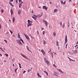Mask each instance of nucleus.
<instances>
[{
    "instance_id": "nucleus-1",
    "label": "nucleus",
    "mask_w": 78,
    "mask_h": 78,
    "mask_svg": "<svg viewBox=\"0 0 78 78\" xmlns=\"http://www.w3.org/2000/svg\"><path fill=\"white\" fill-rule=\"evenodd\" d=\"M43 14L42 13H41V15H38L36 16L35 15H34V16L35 17H41V16H42Z\"/></svg>"
},
{
    "instance_id": "nucleus-2",
    "label": "nucleus",
    "mask_w": 78,
    "mask_h": 78,
    "mask_svg": "<svg viewBox=\"0 0 78 78\" xmlns=\"http://www.w3.org/2000/svg\"><path fill=\"white\" fill-rule=\"evenodd\" d=\"M44 59L45 62L47 63L48 66H49V64H50L49 61H48L45 58H44Z\"/></svg>"
},
{
    "instance_id": "nucleus-3",
    "label": "nucleus",
    "mask_w": 78,
    "mask_h": 78,
    "mask_svg": "<svg viewBox=\"0 0 78 78\" xmlns=\"http://www.w3.org/2000/svg\"><path fill=\"white\" fill-rule=\"evenodd\" d=\"M24 35L26 39H27V40H30V37L28 36L27 35V34H23Z\"/></svg>"
},
{
    "instance_id": "nucleus-4",
    "label": "nucleus",
    "mask_w": 78,
    "mask_h": 78,
    "mask_svg": "<svg viewBox=\"0 0 78 78\" xmlns=\"http://www.w3.org/2000/svg\"><path fill=\"white\" fill-rule=\"evenodd\" d=\"M41 52H42V53H43L44 55V56H45L46 54H45V52L43 49H42L41 50Z\"/></svg>"
},
{
    "instance_id": "nucleus-5",
    "label": "nucleus",
    "mask_w": 78,
    "mask_h": 78,
    "mask_svg": "<svg viewBox=\"0 0 78 78\" xmlns=\"http://www.w3.org/2000/svg\"><path fill=\"white\" fill-rule=\"evenodd\" d=\"M43 22H44V23H45L46 27H47L48 23H47V21H45V20H44L43 21Z\"/></svg>"
},
{
    "instance_id": "nucleus-6",
    "label": "nucleus",
    "mask_w": 78,
    "mask_h": 78,
    "mask_svg": "<svg viewBox=\"0 0 78 78\" xmlns=\"http://www.w3.org/2000/svg\"><path fill=\"white\" fill-rule=\"evenodd\" d=\"M67 36L66 35L65 36V44H66L67 42Z\"/></svg>"
},
{
    "instance_id": "nucleus-7",
    "label": "nucleus",
    "mask_w": 78,
    "mask_h": 78,
    "mask_svg": "<svg viewBox=\"0 0 78 78\" xmlns=\"http://www.w3.org/2000/svg\"><path fill=\"white\" fill-rule=\"evenodd\" d=\"M19 44V45H22V42L20 41V40H17L16 41Z\"/></svg>"
},
{
    "instance_id": "nucleus-8",
    "label": "nucleus",
    "mask_w": 78,
    "mask_h": 78,
    "mask_svg": "<svg viewBox=\"0 0 78 78\" xmlns=\"http://www.w3.org/2000/svg\"><path fill=\"white\" fill-rule=\"evenodd\" d=\"M57 70H58L61 73H64V72H62V70H61V69H57Z\"/></svg>"
},
{
    "instance_id": "nucleus-9",
    "label": "nucleus",
    "mask_w": 78,
    "mask_h": 78,
    "mask_svg": "<svg viewBox=\"0 0 78 78\" xmlns=\"http://www.w3.org/2000/svg\"><path fill=\"white\" fill-rule=\"evenodd\" d=\"M43 9H45V10H47V7L45 6H43Z\"/></svg>"
},
{
    "instance_id": "nucleus-10",
    "label": "nucleus",
    "mask_w": 78,
    "mask_h": 78,
    "mask_svg": "<svg viewBox=\"0 0 78 78\" xmlns=\"http://www.w3.org/2000/svg\"><path fill=\"white\" fill-rule=\"evenodd\" d=\"M43 42L44 45H45V44H47V42H46L45 40H43Z\"/></svg>"
},
{
    "instance_id": "nucleus-11",
    "label": "nucleus",
    "mask_w": 78,
    "mask_h": 78,
    "mask_svg": "<svg viewBox=\"0 0 78 78\" xmlns=\"http://www.w3.org/2000/svg\"><path fill=\"white\" fill-rule=\"evenodd\" d=\"M18 14L20 15V13H21V10H19L18 11Z\"/></svg>"
},
{
    "instance_id": "nucleus-12",
    "label": "nucleus",
    "mask_w": 78,
    "mask_h": 78,
    "mask_svg": "<svg viewBox=\"0 0 78 78\" xmlns=\"http://www.w3.org/2000/svg\"><path fill=\"white\" fill-rule=\"evenodd\" d=\"M15 21V18L14 16L12 18V22L13 23H14V21Z\"/></svg>"
},
{
    "instance_id": "nucleus-13",
    "label": "nucleus",
    "mask_w": 78,
    "mask_h": 78,
    "mask_svg": "<svg viewBox=\"0 0 78 78\" xmlns=\"http://www.w3.org/2000/svg\"><path fill=\"white\" fill-rule=\"evenodd\" d=\"M43 72H44V73H46V74H47V76H48V73H47V72L46 71H44Z\"/></svg>"
},
{
    "instance_id": "nucleus-14",
    "label": "nucleus",
    "mask_w": 78,
    "mask_h": 78,
    "mask_svg": "<svg viewBox=\"0 0 78 78\" xmlns=\"http://www.w3.org/2000/svg\"><path fill=\"white\" fill-rule=\"evenodd\" d=\"M20 41H22L23 44H24V42H23V40L21 38H20Z\"/></svg>"
},
{
    "instance_id": "nucleus-15",
    "label": "nucleus",
    "mask_w": 78,
    "mask_h": 78,
    "mask_svg": "<svg viewBox=\"0 0 78 78\" xmlns=\"http://www.w3.org/2000/svg\"><path fill=\"white\" fill-rule=\"evenodd\" d=\"M10 12L11 14V15L12 16V14H13V11H12V10H10Z\"/></svg>"
},
{
    "instance_id": "nucleus-16",
    "label": "nucleus",
    "mask_w": 78,
    "mask_h": 78,
    "mask_svg": "<svg viewBox=\"0 0 78 78\" xmlns=\"http://www.w3.org/2000/svg\"><path fill=\"white\" fill-rule=\"evenodd\" d=\"M20 34L19 33H18V36H17V38L20 39Z\"/></svg>"
},
{
    "instance_id": "nucleus-17",
    "label": "nucleus",
    "mask_w": 78,
    "mask_h": 78,
    "mask_svg": "<svg viewBox=\"0 0 78 78\" xmlns=\"http://www.w3.org/2000/svg\"><path fill=\"white\" fill-rule=\"evenodd\" d=\"M65 27V23H63L62 25V28H64Z\"/></svg>"
},
{
    "instance_id": "nucleus-18",
    "label": "nucleus",
    "mask_w": 78,
    "mask_h": 78,
    "mask_svg": "<svg viewBox=\"0 0 78 78\" xmlns=\"http://www.w3.org/2000/svg\"><path fill=\"white\" fill-rule=\"evenodd\" d=\"M24 58H26V59H28V60H30V61L31 60L30 59H28V58H27V57H26V56H24L23 57Z\"/></svg>"
},
{
    "instance_id": "nucleus-19",
    "label": "nucleus",
    "mask_w": 78,
    "mask_h": 78,
    "mask_svg": "<svg viewBox=\"0 0 78 78\" xmlns=\"http://www.w3.org/2000/svg\"><path fill=\"white\" fill-rule=\"evenodd\" d=\"M19 8H20L21 6H22V4H20V3H19Z\"/></svg>"
},
{
    "instance_id": "nucleus-20",
    "label": "nucleus",
    "mask_w": 78,
    "mask_h": 78,
    "mask_svg": "<svg viewBox=\"0 0 78 78\" xmlns=\"http://www.w3.org/2000/svg\"><path fill=\"white\" fill-rule=\"evenodd\" d=\"M27 26L28 27H29L30 26H32V24H28L27 25Z\"/></svg>"
},
{
    "instance_id": "nucleus-21",
    "label": "nucleus",
    "mask_w": 78,
    "mask_h": 78,
    "mask_svg": "<svg viewBox=\"0 0 78 78\" xmlns=\"http://www.w3.org/2000/svg\"><path fill=\"white\" fill-rule=\"evenodd\" d=\"M55 76H59V74L58 73H55Z\"/></svg>"
},
{
    "instance_id": "nucleus-22",
    "label": "nucleus",
    "mask_w": 78,
    "mask_h": 78,
    "mask_svg": "<svg viewBox=\"0 0 78 78\" xmlns=\"http://www.w3.org/2000/svg\"><path fill=\"white\" fill-rule=\"evenodd\" d=\"M56 32H53V35L54 36H56Z\"/></svg>"
},
{
    "instance_id": "nucleus-23",
    "label": "nucleus",
    "mask_w": 78,
    "mask_h": 78,
    "mask_svg": "<svg viewBox=\"0 0 78 78\" xmlns=\"http://www.w3.org/2000/svg\"><path fill=\"white\" fill-rule=\"evenodd\" d=\"M60 2L62 4H64V2L62 1V0H60Z\"/></svg>"
},
{
    "instance_id": "nucleus-24",
    "label": "nucleus",
    "mask_w": 78,
    "mask_h": 78,
    "mask_svg": "<svg viewBox=\"0 0 78 78\" xmlns=\"http://www.w3.org/2000/svg\"><path fill=\"white\" fill-rule=\"evenodd\" d=\"M58 12V10H54L53 12L55 13V12Z\"/></svg>"
},
{
    "instance_id": "nucleus-25",
    "label": "nucleus",
    "mask_w": 78,
    "mask_h": 78,
    "mask_svg": "<svg viewBox=\"0 0 78 78\" xmlns=\"http://www.w3.org/2000/svg\"><path fill=\"white\" fill-rule=\"evenodd\" d=\"M30 36L31 37V38H32V39H34V38L33 37V36H32V35H30Z\"/></svg>"
},
{
    "instance_id": "nucleus-26",
    "label": "nucleus",
    "mask_w": 78,
    "mask_h": 78,
    "mask_svg": "<svg viewBox=\"0 0 78 78\" xmlns=\"http://www.w3.org/2000/svg\"><path fill=\"white\" fill-rule=\"evenodd\" d=\"M27 22L28 23L30 24V23L31 22V21H30V20H28L27 21Z\"/></svg>"
},
{
    "instance_id": "nucleus-27",
    "label": "nucleus",
    "mask_w": 78,
    "mask_h": 78,
    "mask_svg": "<svg viewBox=\"0 0 78 78\" xmlns=\"http://www.w3.org/2000/svg\"><path fill=\"white\" fill-rule=\"evenodd\" d=\"M27 48L28 50L29 51H30V52H31V53H32V51H31L30 50V49H29V48H28V47H27Z\"/></svg>"
},
{
    "instance_id": "nucleus-28",
    "label": "nucleus",
    "mask_w": 78,
    "mask_h": 78,
    "mask_svg": "<svg viewBox=\"0 0 78 78\" xmlns=\"http://www.w3.org/2000/svg\"><path fill=\"white\" fill-rule=\"evenodd\" d=\"M9 3L11 5V6H14L12 4V3H11V2H9Z\"/></svg>"
},
{
    "instance_id": "nucleus-29",
    "label": "nucleus",
    "mask_w": 78,
    "mask_h": 78,
    "mask_svg": "<svg viewBox=\"0 0 78 78\" xmlns=\"http://www.w3.org/2000/svg\"><path fill=\"white\" fill-rule=\"evenodd\" d=\"M9 31L11 33V34H12V31H11V30H9Z\"/></svg>"
},
{
    "instance_id": "nucleus-30",
    "label": "nucleus",
    "mask_w": 78,
    "mask_h": 78,
    "mask_svg": "<svg viewBox=\"0 0 78 78\" xmlns=\"http://www.w3.org/2000/svg\"><path fill=\"white\" fill-rule=\"evenodd\" d=\"M74 52H73V53H77V51H74Z\"/></svg>"
},
{
    "instance_id": "nucleus-31",
    "label": "nucleus",
    "mask_w": 78,
    "mask_h": 78,
    "mask_svg": "<svg viewBox=\"0 0 78 78\" xmlns=\"http://www.w3.org/2000/svg\"><path fill=\"white\" fill-rule=\"evenodd\" d=\"M17 69H18V68L16 69L15 70V71L16 73H17L16 70H17Z\"/></svg>"
},
{
    "instance_id": "nucleus-32",
    "label": "nucleus",
    "mask_w": 78,
    "mask_h": 78,
    "mask_svg": "<svg viewBox=\"0 0 78 78\" xmlns=\"http://www.w3.org/2000/svg\"><path fill=\"white\" fill-rule=\"evenodd\" d=\"M62 22H60V25L61 27L62 26Z\"/></svg>"
},
{
    "instance_id": "nucleus-33",
    "label": "nucleus",
    "mask_w": 78,
    "mask_h": 78,
    "mask_svg": "<svg viewBox=\"0 0 78 78\" xmlns=\"http://www.w3.org/2000/svg\"><path fill=\"white\" fill-rule=\"evenodd\" d=\"M21 55V56H23V57L25 55H24L22 54H20Z\"/></svg>"
},
{
    "instance_id": "nucleus-34",
    "label": "nucleus",
    "mask_w": 78,
    "mask_h": 78,
    "mask_svg": "<svg viewBox=\"0 0 78 78\" xmlns=\"http://www.w3.org/2000/svg\"><path fill=\"white\" fill-rule=\"evenodd\" d=\"M32 18H33V19H34V20H36V18H35V17L32 16Z\"/></svg>"
},
{
    "instance_id": "nucleus-35",
    "label": "nucleus",
    "mask_w": 78,
    "mask_h": 78,
    "mask_svg": "<svg viewBox=\"0 0 78 78\" xmlns=\"http://www.w3.org/2000/svg\"><path fill=\"white\" fill-rule=\"evenodd\" d=\"M5 55L7 57H8V54H5Z\"/></svg>"
},
{
    "instance_id": "nucleus-36",
    "label": "nucleus",
    "mask_w": 78,
    "mask_h": 78,
    "mask_svg": "<svg viewBox=\"0 0 78 78\" xmlns=\"http://www.w3.org/2000/svg\"><path fill=\"white\" fill-rule=\"evenodd\" d=\"M4 41H5V42L6 43H7V42H7V41L6 40H4Z\"/></svg>"
},
{
    "instance_id": "nucleus-37",
    "label": "nucleus",
    "mask_w": 78,
    "mask_h": 78,
    "mask_svg": "<svg viewBox=\"0 0 78 78\" xmlns=\"http://www.w3.org/2000/svg\"><path fill=\"white\" fill-rule=\"evenodd\" d=\"M53 66H54L55 67H56V65H55V64H54Z\"/></svg>"
},
{
    "instance_id": "nucleus-38",
    "label": "nucleus",
    "mask_w": 78,
    "mask_h": 78,
    "mask_svg": "<svg viewBox=\"0 0 78 78\" xmlns=\"http://www.w3.org/2000/svg\"><path fill=\"white\" fill-rule=\"evenodd\" d=\"M41 30H44V28L43 27H42L41 28Z\"/></svg>"
},
{
    "instance_id": "nucleus-39",
    "label": "nucleus",
    "mask_w": 78,
    "mask_h": 78,
    "mask_svg": "<svg viewBox=\"0 0 78 78\" xmlns=\"http://www.w3.org/2000/svg\"><path fill=\"white\" fill-rule=\"evenodd\" d=\"M12 61H14V60H15V59L13 58V59H12Z\"/></svg>"
},
{
    "instance_id": "nucleus-40",
    "label": "nucleus",
    "mask_w": 78,
    "mask_h": 78,
    "mask_svg": "<svg viewBox=\"0 0 78 78\" xmlns=\"http://www.w3.org/2000/svg\"><path fill=\"white\" fill-rule=\"evenodd\" d=\"M37 75L38 76H39V75H40V74H39V73H37Z\"/></svg>"
},
{
    "instance_id": "nucleus-41",
    "label": "nucleus",
    "mask_w": 78,
    "mask_h": 78,
    "mask_svg": "<svg viewBox=\"0 0 78 78\" xmlns=\"http://www.w3.org/2000/svg\"><path fill=\"white\" fill-rule=\"evenodd\" d=\"M53 53H54L55 55H57V54H56V52H53Z\"/></svg>"
},
{
    "instance_id": "nucleus-42",
    "label": "nucleus",
    "mask_w": 78,
    "mask_h": 78,
    "mask_svg": "<svg viewBox=\"0 0 78 78\" xmlns=\"http://www.w3.org/2000/svg\"><path fill=\"white\" fill-rule=\"evenodd\" d=\"M44 33H45V31H43V34H44Z\"/></svg>"
},
{
    "instance_id": "nucleus-43",
    "label": "nucleus",
    "mask_w": 78,
    "mask_h": 78,
    "mask_svg": "<svg viewBox=\"0 0 78 78\" xmlns=\"http://www.w3.org/2000/svg\"><path fill=\"white\" fill-rule=\"evenodd\" d=\"M31 12L32 13H34V12H33V10H32V11Z\"/></svg>"
},
{
    "instance_id": "nucleus-44",
    "label": "nucleus",
    "mask_w": 78,
    "mask_h": 78,
    "mask_svg": "<svg viewBox=\"0 0 78 78\" xmlns=\"http://www.w3.org/2000/svg\"><path fill=\"white\" fill-rule=\"evenodd\" d=\"M2 28V26H1V24H0V30Z\"/></svg>"
},
{
    "instance_id": "nucleus-45",
    "label": "nucleus",
    "mask_w": 78,
    "mask_h": 78,
    "mask_svg": "<svg viewBox=\"0 0 78 78\" xmlns=\"http://www.w3.org/2000/svg\"><path fill=\"white\" fill-rule=\"evenodd\" d=\"M19 2H22V0H19Z\"/></svg>"
},
{
    "instance_id": "nucleus-46",
    "label": "nucleus",
    "mask_w": 78,
    "mask_h": 78,
    "mask_svg": "<svg viewBox=\"0 0 78 78\" xmlns=\"http://www.w3.org/2000/svg\"><path fill=\"white\" fill-rule=\"evenodd\" d=\"M1 12L2 13H3V10H1Z\"/></svg>"
},
{
    "instance_id": "nucleus-47",
    "label": "nucleus",
    "mask_w": 78,
    "mask_h": 78,
    "mask_svg": "<svg viewBox=\"0 0 78 78\" xmlns=\"http://www.w3.org/2000/svg\"><path fill=\"white\" fill-rule=\"evenodd\" d=\"M51 56H53V53H51Z\"/></svg>"
},
{
    "instance_id": "nucleus-48",
    "label": "nucleus",
    "mask_w": 78,
    "mask_h": 78,
    "mask_svg": "<svg viewBox=\"0 0 78 78\" xmlns=\"http://www.w3.org/2000/svg\"><path fill=\"white\" fill-rule=\"evenodd\" d=\"M67 44H66V48H67Z\"/></svg>"
},
{
    "instance_id": "nucleus-49",
    "label": "nucleus",
    "mask_w": 78,
    "mask_h": 78,
    "mask_svg": "<svg viewBox=\"0 0 78 78\" xmlns=\"http://www.w3.org/2000/svg\"><path fill=\"white\" fill-rule=\"evenodd\" d=\"M8 34V32H7L5 34Z\"/></svg>"
},
{
    "instance_id": "nucleus-50",
    "label": "nucleus",
    "mask_w": 78,
    "mask_h": 78,
    "mask_svg": "<svg viewBox=\"0 0 78 78\" xmlns=\"http://www.w3.org/2000/svg\"><path fill=\"white\" fill-rule=\"evenodd\" d=\"M38 76V77H40V78H41V76H40V75Z\"/></svg>"
},
{
    "instance_id": "nucleus-51",
    "label": "nucleus",
    "mask_w": 78,
    "mask_h": 78,
    "mask_svg": "<svg viewBox=\"0 0 78 78\" xmlns=\"http://www.w3.org/2000/svg\"><path fill=\"white\" fill-rule=\"evenodd\" d=\"M37 34H39V31L37 30Z\"/></svg>"
},
{
    "instance_id": "nucleus-52",
    "label": "nucleus",
    "mask_w": 78,
    "mask_h": 78,
    "mask_svg": "<svg viewBox=\"0 0 78 78\" xmlns=\"http://www.w3.org/2000/svg\"><path fill=\"white\" fill-rule=\"evenodd\" d=\"M72 59L70 58V59H69V61H72Z\"/></svg>"
},
{
    "instance_id": "nucleus-53",
    "label": "nucleus",
    "mask_w": 78,
    "mask_h": 78,
    "mask_svg": "<svg viewBox=\"0 0 78 78\" xmlns=\"http://www.w3.org/2000/svg\"><path fill=\"white\" fill-rule=\"evenodd\" d=\"M66 4V1L64 2V3H63V4L64 5V4Z\"/></svg>"
},
{
    "instance_id": "nucleus-54",
    "label": "nucleus",
    "mask_w": 78,
    "mask_h": 78,
    "mask_svg": "<svg viewBox=\"0 0 78 78\" xmlns=\"http://www.w3.org/2000/svg\"><path fill=\"white\" fill-rule=\"evenodd\" d=\"M1 50H2V51H4V52H5V51H4L3 50V49H2H2Z\"/></svg>"
},
{
    "instance_id": "nucleus-55",
    "label": "nucleus",
    "mask_w": 78,
    "mask_h": 78,
    "mask_svg": "<svg viewBox=\"0 0 78 78\" xmlns=\"http://www.w3.org/2000/svg\"><path fill=\"white\" fill-rule=\"evenodd\" d=\"M21 2L20 3V4H22V3H23V2H22L21 1Z\"/></svg>"
},
{
    "instance_id": "nucleus-56",
    "label": "nucleus",
    "mask_w": 78,
    "mask_h": 78,
    "mask_svg": "<svg viewBox=\"0 0 78 78\" xmlns=\"http://www.w3.org/2000/svg\"><path fill=\"white\" fill-rule=\"evenodd\" d=\"M19 67H20V69H21V68H22V67H21V66H20H20H19Z\"/></svg>"
},
{
    "instance_id": "nucleus-57",
    "label": "nucleus",
    "mask_w": 78,
    "mask_h": 78,
    "mask_svg": "<svg viewBox=\"0 0 78 78\" xmlns=\"http://www.w3.org/2000/svg\"><path fill=\"white\" fill-rule=\"evenodd\" d=\"M68 27H70V25H68Z\"/></svg>"
},
{
    "instance_id": "nucleus-58",
    "label": "nucleus",
    "mask_w": 78,
    "mask_h": 78,
    "mask_svg": "<svg viewBox=\"0 0 78 78\" xmlns=\"http://www.w3.org/2000/svg\"><path fill=\"white\" fill-rule=\"evenodd\" d=\"M50 51H51V49H50V51H49V52H48V53H50Z\"/></svg>"
},
{
    "instance_id": "nucleus-59",
    "label": "nucleus",
    "mask_w": 78,
    "mask_h": 78,
    "mask_svg": "<svg viewBox=\"0 0 78 78\" xmlns=\"http://www.w3.org/2000/svg\"><path fill=\"white\" fill-rule=\"evenodd\" d=\"M76 5H78V2H77V4H76Z\"/></svg>"
},
{
    "instance_id": "nucleus-60",
    "label": "nucleus",
    "mask_w": 78,
    "mask_h": 78,
    "mask_svg": "<svg viewBox=\"0 0 78 78\" xmlns=\"http://www.w3.org/2000/svg\"><path fill=\"white\" fill-rule=\"evenodd\" d=\"M13 0H11L10 1V2H13Z\"/></svg>"
},
{
    "instance_id": "nucleus-61",
    "label": "nucleus",
    "mask_w": 78,
    "mask_h": 78,
    "mask_svg": "<svg viewBox=\"0 0 78 78\" xmlns=\"http://www.w3.org/2000/svg\"><path fill=\"white\" fill-rule=\"evenodd\" d=\"M25 71H24L23 72V73H25Z\"/></svg>"
},
{
    "instance_id": "nucleus-62",
    "label": "nucleus",
    "mask_w": 78,
    "mask_h": 78,
    "mask_svg": "<svg viewBox=\"0 0 78 78\" xmlns=\"http://www.w3.org/2000/svg\"><path fill=\"white\" fill-rule=\"evenodd\" d=\"M72 0H69V2H71Z\"/></svg>"
},
{
    "instance_id": "nucleus-63",
    "label": "nucleus",
    "mask_w": 78,
    "mask_h": 78,
    "mask_svg": "<svg viewBox=\"0 0 78 78\" xmlns=\"http://www.w3.org/2000/svg\"><path fill=\"white\" fill-rule=\"evenodd\" d=\"M68 25H70V24L69 23V22H68Z\"/></svg>"
},
{
    "instance_id": "nucleus-64",
    "label": "nucleus",
    "mask_w": 78,
    "mask_h": 78,
    "mask_svg": "<svg viewBox=\"0 0 78 78\" xmlns=\"http://www.w3.org/2000/svg\"><path fill=\"white\" fill-rule=\"evenodd\" d=\"M18 0H16V3H17L18 2V1H17Z\"/></svg>"
}]
</instances>
